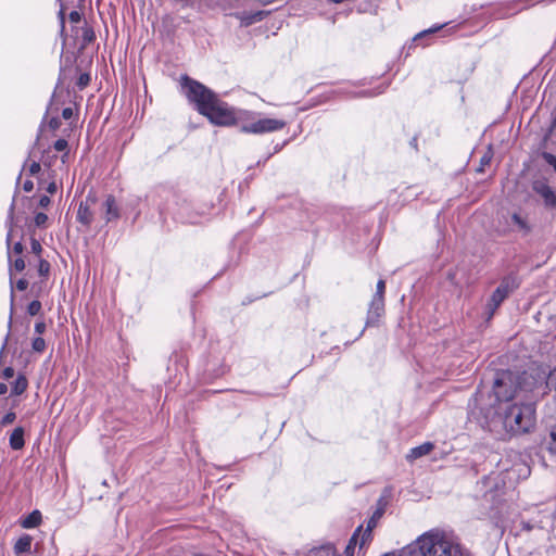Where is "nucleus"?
I'll return each mask as SVG.
<instances>
[{
	"label": "nucleus",
	"mask_w": 556,
	"mask_h": 556,
	"mask_svg": "<svg viewBox=\"0 0 556 556\" xmlns=\"http://www.w3.org/2000/svg\"><path fill=\"white\" fill-rule=\"evenodd\" d=\"M508 382H513L510 375H498L493 384L496 407H482V395H476L471 414L476 416V409L479 408L484 419L482 422L484 427L491 428L495 417H498L508 433L513 435L528 433L535 426L534 404L532 402L520 401L516 399V393L508 392V390L504 389Z\"/></svg>",
	"instance_id": "f257e3e1"
},
{
	"label": "nucleus",
	"mask_w": 556,
	"mask_h": 556,
	"mask_svg": "<svg viewBox=\"0 0 556 556\" xmlns=\"http://www.w3.org/2000/svg\"><path fill=\"white\" fill-rule=\"evenodd\" d=\"M181 86L186 97L195 105L197 111L207 117L212 124L228 127L248 121V111L231 108L206 86L187 75L181 76Z\"/></svg>",
	"instance_id": "f03ea898"
},
{
	"label": "nucleus",
	"mask_w": 556,
	"mask_h": 556,
	"mask_svg": "<svg viewBox=\"0 0 556 556\" xmlns=\"http://www.w3.org/2000/svg\"><path fill=\"white\" fill-rule=\"evenodd\" d=\"M501 375H510L513 382L507 383L504 389L508 392L516 393V399L520 401L531 402L545 394L547 377L544 371L538 369L531 371H523L520 375H515L510 371L502 372Z\"/></svg>",
	"instance_id": "7ed1b4c3"
},
{
	"label": "nucleus",
	"mask_w": 556,
	"mask_h": 556,
	"mask_svg": "<svg viewBox=\"0 0 556 556\" xmlns=\"http://www.w3.org/2000/svg\"><path fill=\"white\" fill-rule=\"evenodd\" d=\"M409 546L416 548L418 556H471L469 552L462 549L459 545L439 531L424 533L415 544Z\"/></svg>",
	"instance_id": "20e7f679"
},
{
	"label": "nucleus",
	"mask_w": 556,
	"mask_h": 556,
	"mask_svg": "<svg viewBox=\"0 0 556 556\" xmlns=\"http://www.w3.org/2000/svg\"><path fill=\"white\" fill-rule=\"evenodd\" d=\"M240 130L245 134L262 135L281 130L286 126V122L278 118H258L249 112L248 121L240 122Z\"/></svg>",
	"instance_id": "39448f33"
},
{
	"label": "nucleus",
	"mask_w": 556,
	"mask_h": 556,
	"mask_svg": "<svg viewBox=\"0 0 556 556\" xmlns=\"http://www.w3.org/2000/svg\"><path fill=\"white\" fill-rule=\"evenodd\" d=\"M518 287V283L515 278L505 277L500 286L492 293L490 301L486 304V311L489 313V318L493 316L495 311L500 307V305L504 302V300Z\"/></svg>",
	"instance_id": "423d86ee"
},
{
	"label": "nucleus",
	"mask_w": 556,
	"mask_h": 556,
	"mask_svg": "<svg viewBox=\"0 0 556 556\" xmlns=\"http://www.w3.org/2000/svg\"><path fill=\"white\" fill-rule=\"evenodd\" d=\"M98 199L96 194L88 193L85 201H81L77 211V220L85 226L91 225L98 211Z\"/></svg>",
	"instance_id": "0eeeda50"
},
{
	"label": "nucleus",
	"mask_w": 556,
	"mask_h": 556,
	"mask_svg": "<svg viewBox=\"0 0 556 556\" xmlns=\"http://www.w3.org/2000/svg\"><path fill=\"white\" fill-rule=\"evenodd\" d=\"M97 208L105 223H110L119 217V208L113 195H106L105 200L101 204L98 203Z\"/></svg>",
	"instance_id": "6e6552de"
},
{
	"label": "nucleus",
	"mask_w": 556,
	"mask_h": 556,
	"mask_svg": "<svg viewBox=\"0 0 556 556\" xmlns=\"http://www.w3.org/2000/svg\"><path fill=\"white\" fill-rule=\"evenodd\" d=\"M13 223H14V202L11 204L9 208V215H8V235H7V245H8V258L9 262H11L12 253L21 255L23 253L24 247L21 241L14 243V245L11 249V240H12V233H13Z\"/></svg>",
	"instance_id": "1a4fd4ad"
},
{
	"label": "nucleus",
	"mask_w": 556,
	"mask_h": 556,
	"mask_svg": "<svg viewBox=\"0 0 556 556\" xmlns=\"http://www.w3.org/2000/svg\"><path fill=\"white\" fill-rule=\"evenodd\" d=\"M384 314V299L372 298L366 319V326H374L379 321V318Z\"/></svg>",
	"instance_id": "9d476101"
},
{
	"label": "nucleus",
	"mask_w": 556,
	"mask_h": 556,
	"mask_svg": "<svg viewBox=\"0 0 556 556\" xmlns=\"http://www.w3.org/2000/svg\"><path fill=\"white\" fill-rule=\"evenodd\" d=\"M268 14L269 11H256L253 13L241 12L237 13L236 17L240 20L242 26H250L256 22L263 21Z\"/></svg>",
	"instance_id": "9b49d317"
},
{
	"label": "nucleus",
	"mask_w": 556,
	"mask_h": 556,
	"mask_svg": "<svg viewBox=\"0 0 556 556\" xmlns=\"http://www.w3.org/2000/svg\"><path fill=\"white\" fill-rule=\"evenodd\" d=\"M534 190L544 199L547 206L556 207V194L546 184H535Z\"/></svg>",
	"instance_id": "f8f14e48"
},
{
	"label": "nucleus",
	"mask_w": 556,
	"mask_h": 556,
	"mask_svg": "<svg viewBox=\"0 0 556 556\" xmlns=\"http://www.w3.org/2000/svg\"><path fill=\"white\" fill-rule=\"evenodd\" d=\"M434 445L431 442H425L419 446L410 448L409 453L407 454L406 458L409 462H414L425 455H428L432 450Z\"/></svg>",
	"instance_id": "ddd939ff"
},
{
	"label": "nucleus",
	"mask_w": 556,
	"mask_h": 556,
	"mask_svg": "<svg viewBox=\"0 0 556 556\" xmlns=\"http://www.w3.org/2000/svg\"><path fill=\"white\" fill-rule=\"evenodd\" d=\"M33 538L29 534H23L14 544V553L16 555L30 553Z\"/></svg>",
	"instance_id": "4468645a"
},
{
	"label": "nucleus",
	"mask_w": 556,
	"mask_h": 556,
	"mask_svg": "<svg viewBox=\"0 0 556 556\" xmlns=\"http://www.w3.org/2000/svg\"><path fill=\"white\" fill-rule=\"evenodd\" d=\"M381 516V513L380 511H376L374 514V516L368 520L367 522V527L366 529L363 531L362 533V538H361V542H359V547L362 548L367 542H369L371 540V532H372V529L376 527L377 525V518H379Z\"/></svg>",
	"instance_id": "2eb2a0df"
},
{
	"label": "nucleus",
	"mask_w": 556,
	"mask_h": 556,
	"mask_svg": "<svg viewBox=\"0 0 556 556\" xmlns=\"http://www.w3.org/2000/svg\"><path fill=\"white\" fill-rule=\"evenodd\" d=\"M24 429L22 427H17L10 435V446L13 450H21L24 446Z\"/></svg>",
	"instance_id": "dca6fc26"
},
{
	"label": "nucleus",
	"mask_w": 556,
	"mask_h": 556,
	"mask_svg": "<svg viewBox=\"0 0 556 556\" xmlns=\"http://www.w3.org/2000/svg\"><path fill=\"white\" fill-rule=\"evenodd\" d=\"M41 522V514L39 510L30 513L23 521L22 527L25 529H31L39 526Z\"/></svg>",
	"instance_id": "f3484780"
},
{
	"label": "nucleus",
	"mask_w": 556,
	"mask_h": 556,
	"mask_svg": "<svg viewBox=\"0 0 556 556\" xmlns=\"http://www.w3.org/2000/svg\"><path fill=\"white\" fill-rule=\"evenodd\" d=\"M28 381L25 376L18 375L12 384V394L20 395L27 389Z\"/></svg>",
	"instance_id": "a211bd4d"
},
{
	"label": "nucleus",
	"mask_w": 556,
	"mask_h": 556,
	"mask_svg": "<svg viewBox=\"0 0 556 556\" xmlns=\"http://www.w3.org/2000/svg\"><path fill=\"white\" fill-rule=\"evenodd\" d=\"M545 444L549 453L556 455V425L551 427Z\"/></svg>",
	"instance_id": "6ab92c4d"
},
{
	"label": "nucleus",
	"mask_w": 556,
	"mask_h": 556,
	"mask_svg": "<svg viewBox=\"0 0 556 556\" xmlns=\"http://www.w3.org/2000/svg\"><path fill=\"white\" fill-rule=\"evenodd\" d=\"M362 532V527H358L356 531L353 533L352 538L349 541V544L345 547L344 555L345 556H353L354 555V548L357 544V538L359 533Z\"/></svg>",
	"instance_id": "aec40b11"
},
{
	"label": "nucleus",
	"mask_w": 556,
	"mask_h": 556,
	"mask_svg": "<svg viewBox=\"0 0 556 556\" xmlns=\"http://www.w3.org/2000/svg\"><path fill=\"white\" fill-rule=\"evenodd\" d=\"M31 348L35 352L42 353L46 349V341L41 337H37L33 340Z\"/></svg>",
	"instance_id": "412c9836"
},
{
	"label": "nucleus",
	"mask_w": 556,
	"mask_h": 556,
	"mask_svg": "<svg viewBox=\"0 0 556 556\" xmlns=\"http://www.w3.org/2000/svg\"><path fill=\"white\" fill-rule=\"evenodd\" d=\"M41 311V303L37 300L31 301L27 306L29 315L35 316Z\"/></svg>",
	"instance_id": "4be33fe9"
},
{
	"label": "nucleus",
	"mask_w": 556,
	"mask_h": 556,
	"mask_svg": "<svg viewBox=\"0 0 556 556\" xmlns=\"http://www.w3.org/2000/svg\"><path fill=\"white\" fill-rule=\"evenodd\" d=\"M38 271L40 276H47L50 271V264L43 258H39Z\"/></svg>",
	"instance_id": "5701e85b"
},
{
	"label": "nucleus",
	"mask_w": 556,
	"mask_h": 556,
	"mask_svg": "<svg viewBox=\"0 0 556 556\" xmlns=\"http://www.w3.org/2000/svg\"><path fill=\"white\" fill-rule=\"evenodd\" d=\"M384 291H386V282L384 280L380 279L378 282H377V287H376V293L374 294L372 298L377 299H384Z\"/></svg>",
	"instance_id": "b1692460"
},
{
	"label": "nucleus",
	"mask_w": 556,
	"mask_h": 556,
	"mask_svg": "<svg viewBox=\"0 0 556 556\" xmlns=\"http://www.w3.org/2000/svg\"><path fill=\"white\" fill-rule=\"evenodd\" d=\"M15 418H16L15 413H13V412H9V413H7V414L1 418V420H0V429H1L2 427H5V426H8V425H11V424L15 420Z\"/></svg>",
	"instance_id": "393cba45"
},
{
	"label": "nucleus",
	"mask_w": 556,
	"mask_h": 556,
	"mask_svg": "<svg viewBox=\"0 0 556 556\" xmlns=\"http://www.w3.org/2000/svg\"><path fill=\"white\" fill-rule=\"evenodd\" d=\"M48 177L52 179V181H50L48 184V186L46 187V190L47 192H49L50 194H53L56 192V184L54 181V172L53 170H50L48 173Z\"/></svg>",
	"instance_id": "a878e982"
},
{
	"label": "nucleus",
	"mask_w": 556,
	"mask_h": 556,
	"mask_svg": "<svg viewBox=\"0 0 556 556\" xmlns=\"http://www.w3.org/2000/svg\"><path fill=\"white\" fill-rule=\"evenodd\" d=\"M48 220V216L45 213H37L34 217V223L37 227H43Z\"/></svg>",
	"instance_id": "bb28decb"
},
{
	"label": "nucleus",
	"mask_w": 556,
	"mask_h": 556,
	"mask_svg": "<svg viewBox=\"0 0 556 556\" xmlns=\"http://www.w3.org/2000/svg\"><path fill=\"white\" fill-rule=\"evenodd\" d=\"M320 556H341L333 546H326L319 551Z\"/></svg>",
	"instance_id": "cd10ccee"
},
{
	"label": "nucleus",
	"mask_w": 556,
	"mask_h": 556,
	"mask_svg": "<svg viewBox=\"0 0 556 556\" xmlns=\"http://www.w3.org/2000/svg\"><path fill=\"white\" fill-rule=\"evenodd\" d=\"M546 386L556 391V368L548 374Z\"/></svg>",
	"instance_id": "c85d7f7f"
},
{
	"label": "nucleus",
	"mask_w": 556,
	"mask_h": 556,
	"mask_svg": "<svg viewBox=\"0 0 556 556\" xmlns=\"http://www.w3.org/2000/svg\"><path fill=\"white\" fill-rule=\"evenodd\" d=\"M90 83V76L89 74H80L77 80V86L79 89H84L88 84Z\"/></svg>",
	"instance_id": "c756f323"
},
{
	"label": "nucleus",
	"mask_w": 556,
	"mask_h": 556,
	"mask_svg": "<svg viewBox=\"0 0 556 556\" xmlns=\"http://www.w3.org/2000/svg\"><path fill=\"white\" fill-rule=\"evenodd\" d=\"M30 248H31V252L38 256L42 252V247H41L40 242L35 238H31Z\"/></svg>",
	"instance_id": "7c9ffc66"
},
{
	"label": "nucleus",
	"mask_w": 556,
	"mask_h": 556,
	"mask_svg": "<svg viewBox=\"0 0 556 556\" xmlns=\"http://www.w3.org/2000/svg\"><path fill=\"white\" fill-rule=\"evenodd\" d=\"M511 219H513L514 224L517 225L520 229H527L528 228L525 219L520 215L513 214Z\"/></svg>",
	"instance_id": "2f4dec72"
},
{
	"label": "nucleus",
	"mask_w": 556,
	"mask_h": 556,
	"mask_svg": "<svg viewBox=\"0 0 556 556\" xmlns=\"http://www.w3.org/2000/svg\"><path fill=\"white\" fill-rule=\"evenodd\" d=\"M543 159L556 172V156L554 154H552V153L545 152V153H543Z\"/></svg>",
	"instance_id": "473e14b6"
},
{
	"label": "nucleus",
	"mask_w": 556,
	"mask_h": 556,
	"mask_svg": "<svg viewBox=\"0 0 556 556\" xmlns=\"http://www.w3.org/2000/svg\"><path fill=\"white\" fill-rule=\"evenodd\" d=\"M67 141L65 139H58L55 142H54V149L59 152H63L67 149Z\"/></svg>",
	"instance_id": "72a5a7b5"
},
{
	"label": "nucleus",
	"mask_w": 556,
	"mask_h": 556,
	"mask_svg": "<svg viewBox=\"0 0 556 556\" xmlns=\"http://www.w3.org/2000/svg\"><path fill=\"white\" fill-rule=\"evenodd\" d=\"M41 169L40 163L37 161H31L28 166V172L30 175H37Z\"/></svg>",
	"instance_id": "f704fd0d"
},
{
	"label": "nucleus",
	"mask_w": 556,
	"mask_h": 556,
	"mask_svg": "<svg viewBox=\"0 0 556 556\" xmlns=\"http://www.w3.org/2000/svg\"><path fill=\"white\" fill-rule=\"evenodd\" d=\"M68 18L72 23L77 24L81 21V15L78 11H72L68 15Z\"/></svg>",
	"instance_id": "c9c22d12"
},
{
	"label": "nucleus",
	"mask_w": 556,
	"mask_h": 556,
	"mask_svg": "<svg viewBox=\"0 0 556 556\" xmlns=\"http://www.w3.org/2000/svg\"><path fill=\"white\" fill-rule=\"evenodd\" d=\"M28 287V281L26 279H20L17 280L16 282V289L20 290V291H24L26 290Z\"/></svg>",
	"instance_id": "e433bc0d"
},
{
	"label": "nucleus",
	"mask_w": 556,
	"mask_h": 556,
	"mask_svg": "<svg viewBox=\"0 0 556 556\" xmlns=\"http://www.w3.org/2000/svg\"><path fill=\"white\" fill-rule=\"evenodd\" d=\"M73 109L72 108H65L62 111V116L64 119H71L73 117Z\"/></svg>",
	"instance_id": "4c0bfd02"
},
{
	"label": "nucleus",
	"mask_w": 556,
	"mask_h": 556,
	"mask_svg": "<svg viewBox=\"0 0 556 556\" xmlns=\"http://www.w3.org/2000/svg\"><path fill=\"white\" fill-rule=\"evenodd\" d=\"M46 330V324L43 321L36 323L35 332L38 334L43 333Z\"/></svg>",
	"instance_id": "58836bf2"
},
{
	"label": "nucleus",
	"mask_w": 556,
	"mask_h": 556,
	"mask_svg": "<svg viewBox=\"0 0 556 556\" xmlns=\"http://www.w3.org/2000/svg\"><path fill=\"white\" fill-rule=\"evenodd\" d=\"M2 376L4 379H10L14 376V369L12 367H7L2 371Z\"/></svg>",
	"instance_id": "ea45409f"
},
{
	"label": "nucleus",
	"mask_w": 556,
	"mask_h": 556,
	"mask_svg": "<svg viewBox=\"0 0 556 556\" xmlns=\"http://www.w3.org/2000/svg\"><path fill=\"white\" fill-rule=\"evenodd\" d=\"M440 28H441V26H440V27H437L435 29H429V30L421 31V33H419L418 35H416V36H415L414 40H415V41H416V40H419V39H420V38H422L424 36H427V35H429V34H432L433 31H435V30H438V29H440Z\"/></svg>",
	"instance_id": "a19ab883"
},
{
	"label": "nucleus",
	"mask_w": 556,
	"mask_h": 556,
	"mask_svg": "<svg viewBox=\"0 0 556 556\" xmlns=\"http://www.w3.org/2000/svg\"><path fill=\"white\" fill-rule=\"evenodd\" d=\"M50 198L48 195H41L40 199H39V205L41 207H46L50 204Z\"/></svg>",
	"instance_id": "79ce46f5"
},
{
	"label": "nucleus",
	"mask_w": 556,
	"mask_h": 556,
	"mask_svg": "<svg viewBox=\"0 0 556 556\" xmlns=\"http://www.w3.org/2000/svg\"><path fill=\"white\" fill-rule=\"evenodd\" d=\"M490 161H491V156H490V155H488V154L483 155V156L481 157V161H480V165H481V166H480L479 170H482V167H483L484 165H488V164L490 163Z\"/></svg>",
	"instance_id": "37998d69"
},
{
	"label": "nucleus",
	"mask_w": 556,
	"mask_h": 556,
	"mask_svg": "<svg viewBox=\"0 0 556 556\" xmlns=\"http://www.w3.org/2000/svg\"><path fill=\"white\" fill-rule=\"evenodd\" d=\"M23 189H24V191H26V192H30V191L34 189V184H33V181H31V180H26V181H24V184H23Z\"/></svg>",
	"instance_id": "c03bdc74"
},
{
	"label": "nucleus",
	"mask_w": 556,
	"mask_h": 556,
	"mask_svg": "<svg viewBox=\"0 0 556 556\" xmlns=\"http://www.w3.org/2000/svg\"><path fill=\"white\" fill-rule=\"evenodd\" d=\"M59 17H60V24H61V34L64 33V28H65V21H64V12L63 10H60L59 12Z\"/></svg>",
	"instance_id": "a18cd8bd"
},
{
	"label": "nucleus",
	"mask_w": 556,
	"mask_h": 556,
	"mask_svg": "<svg viewBox=\"0 0 556 556\" xmlns=\"http://www.w3.org/2000/svg\"><path fill=\"white\" fill-rule=\"evenodd\" d=\"M7 391H8L7 384L3 382H0V395L7 393Z\"/></svg>",
	"instance_id": "49530a36"
},
{
	"label": "nucleus",
	"mask_w": 556,
	"mask_h": 556,
	"mask_svg": "<svg viewBox=\"0 0 556 556\" xmlns=\"http://www.w3.org/2000/svg\"><path fill=\"white\" fill-rule=\"evenodd\" d=\"M50 127L53 128V129L58 128L59 127V122L55 118H52L50 121Z\"/></svg>",
	"instance_id": "de8ad7c7"
},
{
	"label": "nucleus",
	"mask_w": 556,
	"mask_h": 556,
	"mask_svg": "<svg viewBox=\"0 0 556 556\" xmlns=\"http://www.w3.org/2000/svg\"><path fill=\"white\" fill-rule=\"evenodd\" d=\"M42 163L45 166H48L50 167L51 166V160H50V156H47V159H43L42 160Z\"/></svg>",
	"instance_id": "09e8293b"
},
{
	"label": "nucleus",
	"mask_w": 556,
	"mask_h": 556,
	"mask_svg": "<svg viewBox=\"0 0 556 556\" xmlns=\"http://www.w3.org/2000/svg\"><path fill=\"white\" fill-rule=\"evenodd\" d=\"M67 153H65L63 156H62V163H65V157H66Z\"/></svg>",
	"instance_id": "8fccbe9b"
}]
</instances>
